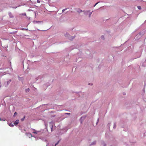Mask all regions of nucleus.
<instances>
[{
    "label": "nucleus",
    "mask_w": 146,
    "mask_h": 146,
    "mask_svg": "<svg viewBox=\"0 0 146 146\" xmlns=\"http://www.w3.org/2000/svg\"><path fill=\"white\" fill-rule=\"evenodd\" d=\"M65 36L66 37H68L69 39L70 40H72L74 38V37H73V36H71L70 37H69L70 36V35H69V34L68 33H66L65 34Z\"/></svg>",
    "instance_id": "f257e3e1"
},
{
    "label": "nucleus",
    "mask_w": 146,
    "mask_h": 146,
    "mask_svg": "<svg viewBox=\"0 0 146 146\" xmlns=\"http://www.w3.org/2000/svg\"><path fill=\"white\" fill-rule=\"evenodd\" d=\"M8 15L10 18H13L14 17V16L11 12H9L8 13Z\"/></svg>",
    "instance_id": "f03ea898"
},
{
    "label": "nucleus",
    "mask_w": 146,
    "mask_h": 146,
    "mask_svg": "<svg viewBox=\"0 0 146 146\" xmlns=\"http://www.w3.org/2000/svg\"><path fill=\"white\" fill-rule=\"evenodd\" d=\"M11 82V80H9L7 81L5 83V85L6 86H7L9 84L10 82Z\"/></svg>",
    "instance_id": "7ed1b4c3"
},
{
    "label": "nucleus",
    "mask_w": 146,
    "mask_h": 146,
    "mask_svg": "<svg viewBox=\"0 0 146 146\" xmlns=\"http://www.w3.org/2000/svg\"><path fill=\"white\" fill-rule=\"evenodd\" d=\"M34 23H43L42 21H33Z\"/></svg>",
    "instance_id": "20e7f679"
},
{
    "label": "nucleus",
    "mask_w": 146,
    "mask_h": 146,
    "mask_svg": "<svg viewBox=\"0 0 146 146\" xmlns=\"http://www.w3.org/2000/svg\"><path fill=\"white\" fill-rule=\"evenodd\" d=\"M19 123V120H17L16 121L14 122V124L15 125H16L17 124H18Z\"/></svg>",
    "instance_id": "39448f33"
},
{
    "label": "nucleus",
    "mask_w": 146,
    "mask_h": 146,
    "mask_svg": "<svg viewBox=\"0 0 146 146\" xmlns=\"http://www.w3.org/2000/svg\"><path fill=\"white\" fill-rule=\"evenodd\" d=\"M102 146H106V145L104 142L102 141Z\"/></svg>",
    "instance_id": "423d86ee"
},
{
    "label": "nucleus",
    "mask_w": 146,
    "mask_h": 146,
    "mask_svg": "<svg viewBox=\"0 0 146 146\" xmlns=\"http://www.w3.org/2000/svg\"><path fill=\"white\" fill-rule=\"evenodd\" d=\"M8 125L11 127H13L14 126V125L11 123H9Z\"/></svg>",
    "instance_id": "0eeeda50"
},
{
    "label": "nucleus",
    "mask_w": 146,
    "mask_h": 146,
    "mask_svg": "<svg viewBox=\"0 0 146 146\" xmlns=\"http://www.w3.org/2000/svg\"><path fill=\"white\" fill-rule=\"evenodd\" d=\"M27 136H28V137H29L30 138V137H32L33 136L32 134H31V133L27 134Z\"/></svg>",
    "instance_id": "6e6552de"
},
{
    "label": "nucleus",
    "mask_w": 146,
    "mask_h": 146,
    "mask_svg": "<svg viewBox=\"0 0 146 146\" xmlns=\"http://www.w3.org/2000/svg\"><path fill=\"white\" fill-rule=\"evenodd\" d=\"M96 141H93L91 144V145H93L96 144Z\"/></svg>",
    "instance_id": "1a4fd4ad"
},
{
    "label": "nucleus",
    "mask_w": 146,
    "mask_h": 146,
    "mask_svg": "<svg viewBox=\"0 0 146 146\" xmlns=\"http://www.w3.org/2000/svg\"><path fill=\"white\" fill-rule=\"evenodd\" d=\"M116 127V123H114L113 124V128L114 129H115Z\"/></svg>",
    "instance_id": "9d476101"
},
{
    "label": "nucleus",
    "mask_w": 146,
    "mask_h": 146,
    "mask_svg": "<svg viewBox=\"0 0 146 146\" xmlns=\"http://www.w3.org/2000/svg\"><path fill=\"white\" fill-rule=\"evenodd\" d=\"M32 129L34 131L33 132V133L35 134H37V131L35 130L34 129Z\"/></svg>",
    "instance_id": "9b49d317"
},
{
    "label": "nucleus",
    "mask_w": 146,
    "mask_h": 146,
    "mask_svg": "<svg viewBox=\"0 0 146 146\" xmlns=\"http://www.w3.org/2000/svg\"><path fill=\"white\" fill-rule=\"evenodd\" d=\"M77 11L79 13H80L82 12L83 11L82 10H81L80 9H78V10Z\"/></svg>",
    "instance_id": "f8f14e48"
},
{
    "label": "nucleus",
    "mask_w": 146,
    "mask_h": 146,
    "mask_svg": "<svg viewBox=\"0 0 146 146\" xmlns=\"http://www.w3.org/2000/svg\"><path fill=\"white\" fill-rule=\"evenodd\" d=\"M90 11H84L83 12H84V14H86L87 13H88V12H90Z\"/></svg>",
    "instance_id": "ddd939ff"
},
{
    "label": "nucleus",
    "mask_w": 146,
    "mask_h": 146,
    "mask_svg": "<svg viewBox=\"0 0 146 146\" xmlns=\"http://www.w3.org/2000/svg\"><path fill=\"white\" fill-rule=\"evenodd\" d=\"M68 8H66L65 9H63L62 11V13H63L65 10H66L67 9H68Z\"/></svg>",
    "instance_id": "4468645a"
},
{
    "label": "nucleus",
    "mask_w": 146,
    "mask_h": 146,
    "mask_svg": "<svg viewBox=\"0 0 146 146\" xmlns=\"http://www.w3.org/2000/svg\"><path fill=\"white\" fill-rule=\"evenodd\" d=\"M25 116H24V117H23V118H22L21 119V121H23L24 120V119H25Z\"/></svg>",
    "instance_id": "2eb2a0df"
},
{
    "label": "nucleus",
    "mask_w": 146,
    "mask_h": 146,
    "mask_svg": "<svg viewBox=\"0 0 146 146\" xmlns=\"http://www.w3.org/2000/svg\"><path fill=\"white\" fill-rule=\"evenodd\" d=\"M26 92H28L29 91V88H27L25 89Z\"/></svg>",
    "instance_id": "dca6fc26"
},
{
    "label": "nucleus",
    "mask_w": 146,
    "mask_h": 146,
    "mask_svg": "<svg viewBox=\"0 0 146 146\" xmlns=\"http://www.w3.org/2000/svg\"><path fill=\"white\" fill-rule=\"evenodd\" d=\"M92 12H90V13H89V17H90L91 16V15H92Z\"/></svg>",
    "instance_id": "f3484780"
},
{
    "label": "nucleus",
    "mask_w": 146,
    "mask_h": 146,
    "mask_svg": "<svg viewBox=\"0 0 146 146\" xmlns=\"http://www.w3.org/2000/svg\"><path fill=\"white\" fill-rule=\"evenodd\" d=\"M59 141H58V142L55 144L54 146H56L57 145H58V144L59 143Z\"/></svg>",
    "instance_id": "a211bd4d"
},
{
    "label": "nucleus",
    "mask_w": 146,
    "mask_h": 146,
    "mask_svg": "<svg viewBox=\"0 0 146 146\" xmlns=\"http://www.w3.org/2000/svg\"><path fill=\"white\" fill-rule=\"evenodd\" d=\"M137 8H138V9H139V10H140L141 9V7L140 6H138L137 7Z\"/></svg>",
    "instance_id": "6ab92c4d"
},
{
    "label": "nucleus",
    "mask_w": 146,
    "mask_h": 146,
    "mask_svg": "<svg viewBox=\"0 0 146 146\" xmlns=\"http://www.w3.org/2000/svg\"><path fill=\"white\" fill-rule=\"evenodd\" d=\"M20 6V5H19L18 7H13L12 8H13L16 9L17 8V7H19Z\"/></svg>",
    "instance_id": "aec40b11"
},
{
    "label": "nucleus",
    "mask_w": 146,
    "mask_h": 146,
    "mask_svg": "<svg viewBox=\"0 0 146 146\" xmlns=\"http://www.w3.org/2000/svg\"><path fill=\"white\" fill-rule=\"evenodd\" d=\"M99 3V2L96 3L94 5V7H95L98 3Z\"/></svg>",
    "instance_id": "412c9836"
},
{
    "label": "nucleus",
    "mask_w": 146,
    "mask_h": 146,
    "mask_svg": "<svg viewBox=\"0 0 146 146\" xmlns=\"http://www.w3.org/2000/svg\"><path fill=\"white\" fill-rule=\"evenodd\" d=\"M85 117H81L80 119H84Z\"/></svg>",
    "instance_id": "4be33fe9"
},
{
    "label": "nucleus",
    "mask_w": 146,
    "mask_h": 146,
    "mask_svg": "<svg viewBox=\"0 0 146 146\" xmlns=\"http://www.w3.org/2000/svg\"><path fill=\"white\" fill-rule=\"evenodd\" d=\"M21 30H28V29H24V28H22Z\"/></svg>",
    "instance_id": "5701e85b"
},
{
    "label": "nucleus",
    "mask_w": 146,
    "mask_h": 146,
    "mask_svg": "<svg viewBox=\"0 0 146 146\" xmlns=\"http://www.w3.org/2000/svg\"><path fill=\"white\" fill-rule=\"evenodd\" d=\"M37 3H40V0H37Z\"/></svg>",
    "instance_id": "b1692460"
},
{
    "label": "nucleus",
    "mask_w": 146,
    "mask_h": 146,
    "mask_svg": "<svg viewBox=\"0 0 146 146\" xmlns=\"http://www.w3.org/2000/svg\"><path fill=\"white\" fill-rule=\"evenodd\" d=\"M45 126L46 127H47V123H45Z\"/></svg>",
    "instance_id": "393cba45"
},
{
    "label": "nucleus",
    "mask_w": 146,
    "mask_h": 146,
    "mask_svg": "<svg viewBox=\"0 0 146 146\" xmlns=\"http://www.w3.org/2000/svg\"><path fill=\"white\" fill-rule=\"evenodd\" d=\"M17 113L16 112H15L14 113V116L15 115H17Z\"/></svg>",
    "instance_id": "a878e982"
},
{
    "label": "nucleus",
    "mask_w": 146,
    "mask_h": 146,
    "mask_svg": "<svg viewBox=\"0 0 146 146\" xmlns=\"http://www.w3.org/2000/svg\"><path fill=\"white\" fill-rule=\"evenodd\" d=\"M101 38L102 39H104V36H102L101 37Z\"/></svg>",
    "instance_id": "bb28decb"
},
{
    "label": "nucleus",
    "mask_w": 146,
    "mask_h": 146,
    "mask_svg": "<svg viewBox=\"0 0 146 146\" xmlns=\"http://www.w3.org/2000/svg\"><path fill=\"white\" fill-rule=\"evenodd\" d=\"M65 114L69 115L70 114V113H65Z\"/></svg>",
    "instance_id": "cd10ccee"
},
{
    "label": "nucleus",
    "mask_w": 146,
    "mask_h": 146,
    "mask_svg": "<svg viewBox=\"0 0 146 146\" xmlns=\"http://www.w3.org/2000/svg\"><path fill=\"white\" fill-rule=\"evenodd\" d=\"M46 146H51V145H49V144H48L46 145Z\"/></svg>",
    "instance_id": "c85d7f7f"
},
{
    "label": "nucleus",
    "mask_w": 146,
    "mask_h": 146,
    "mask_svg": "<svg viewBox=\"0 0 146 146\" xmlns=\"http://www.w3.org/2000/svg\"><path fill=\"white\" fill-rule=\"evenodd\" d=\"M108 125L109 126H110V123H109L108 124Z\"/></svg>",
    "instance_id": "c756f323"
},
{
    "label": "nucleus",
    "mask_w": 146,
    "mask_h": 146,
    "mask_svg": "<svg viewBox=\"0 0 146 146\" xmlns=\"http://www.w3.org/2000/svg\"><path fill=\"white\" fill-rule=\"evenodd\" d=\"M51 130L52 131V127L51 129Z\"/></svg>",
    "instance_id": "7c9ffc66"
},
{
    "label": "nucleus",
    "mask_w": 146,
    "mask_h": 146,
    "mask_svg": "<svg viewBox=\"0 0 146 146\" xmlns=\"http://www.w3.org/2000/svg\"><path fill=\"white\" fill-rule=\"evenodd\" d=\"M24 15L25 16H26V13H24Z\"/></svg>",
    "instance_id": "2f4dec72"
},
{
    "label": "nucleus",
    "mask_w": 146,
    "mask_h": 146,
    "mask_svg": "<svg viewBox=\"0 0 146 146\" xmlns=\"http://www.w3.org/2000/svg\"><path fill=\"white\" fill-rule=\"evenodd\" d=\"M92 85V84H91V85Z\"/></svg>",
    "instance_id": "473e14b6"
},
{
    "label": "nucleus",
    "mask_w": 146,
    "mask_h": 146,
    "mask_svg": "<svg viewBox=\"0 0 146 146\" xmlns=\"http://www.w3.org/2000/svg\"><path fill=\"white\" fill-rule=\"evenodd\" d=\"M98 120H97L98 122Z\"/></svg>",
    "instance_id": "72a5a7b5"
},
{
    "label": "nucleus",
    "mask_w": 146,
    "mask_h": 146,
    "mask_svg": "<svg viewBox=\"0 0 146 146\" xmlns=\"http://www.w3.org/2000/svg\"><path fill=\"white\" fill-rule=\"evenodd\" d=\"M82 121H81V123H82Z\"/></svg>",
    "instance_id": "f704fd0d"
},
{
    "label": "nucleus",
    "mask_w": 146,
    "mask_h": 146,
    "mask_svg": "<svg viewBox=\"0 0 146 146\" xmlns=\"http://www.w3.org/2000/svg\"><path fill=\"white\" fill-rule=\"evenodd\" d=\"M52 146H54L53 145H52Z\"/></svg>",
    "instance_id": "c9c22d12"
},
{
    "label": "nucleus",
    "mask_w": 146,
    "mask_h": 146,
    "mask_svg": "<svg viewBox=\"0 0 146 146\" xmlns=\"http://www.w3.org/2000/svg\"><path fill=\"white\" fill-rule=\"evenodd\" d=\"M146 21H146H145V22Z\"/></svg>",
    "instance_id": "e433bc0d"
}]
</instances>
